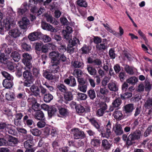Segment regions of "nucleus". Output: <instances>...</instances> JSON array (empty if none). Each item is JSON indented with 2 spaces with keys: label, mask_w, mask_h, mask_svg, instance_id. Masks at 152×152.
I'll list each match as a JSON object with an SVG mask.
<instances>
[{
  "label": "nucleus",
  "mask_w": 152,
  "mask_h": 152,
  "mask_svg": "<svg viewBox=\"0 0 152 152\" xmlns=\"http://www.w3.org/2000/svg\"><path fill=\"white\" fill-rule=\"evenodd\" d=\"M141 136V132L139 130H136L131 133L127 138L126 142V144L129 146L132 145L134 143V141L140 139Z\"/></svg>",
  "instance_id": "obj_1"
},
{
  "label": "nucleus",
  "mask_w": 152,
  "mask_h": 152,
  "mask_svg": "<svg viewBox=\"0 0 152 152\" xmlns=\"http://www.w3.org/2000/svg\"><path fill=\"white\" fill-rule=\"evenodd\" d=\"M79 43V40L76 37H74L73 39L69 40L67 48V51L71 53H73L74 50V48H73V47Z\"/></svg>",
  "instance_id": "obj_2"
},
{
  "label": "nucleus",
  "mask_w": 152,
  "mask_h": 152,
  "mask_svg": "<svg viewBox=\"0 0 152 152\" xmlns=\"http://www.w3.org/2000/svg\"><path fill=\"white\" fill-rule=\"evenodd\" d=\"M3 23L6 29L7 30L12 28L15 24V21L13 20L12 18H11L10 17V18H6L4 19Z\"/></svg>",
  "instance_id": "obj_3"
},
{
  "label": "nucleus",
  "mask_w": 152,
  "mask_h": 152,
  "mask_svg": "<svg viewBox=\"0 0 152 152\" xmlns=\"http://www.w3.org/2000/svg\"><path fill=\"white\" fill-rule=\"evenodd\" d=\"M111 124L110 121H108L105 126L106 133H103L100 130H99V131L101 132V137H103L108 138L111 134Z\"/></svg>",
  "instance_id": "obj_4"
},
{
  "label": "nucleus",
  "mask_w": 152,
  "mask_h": 152,
  "mask_svg": "<svg viewBox=\"0 0 152 152\" xmlns=\"http://www.w3.org/2000/svg\"><path fill=\"white\" fill-rule=\"evenodd\" d=\"M72 31V28L69 26H67L66 27V29L63 30L62 32L64 38L67 40L72 39V36L71 34Z\"/></svg>",
  "instance_id": "obj_5"
},
{
  "label": "nucleus",
  "mask_w": 152,
  "mask_h": 152,
  "mask_svg": "<svg viewBox=\"0 0 152 152\" xmlns=\"http://www.w3.org/2000/svg\"><path fill=\"white\" fill-rule=\"evenodd\" d=\"M28 7L26 2L24 3L21 6L20 8H18L17 13L19 16L24 15L28 11Z\"/></svg>",
  "instance_id": "obj_6"
},
{
  "label": "nucleus",
  "mask_w": 152,
  "mask_h": 152,
  "mask_svg": "<svg viewBox=\"0 0 152 152\" xmlns=\"http://www.w3.org/2000/svg\"><path fill=\"white\" fill-rule=\"evenodd\" d=\"M42 35L41 33L37 31L30 34L28 35V38L31 41H34L40 39Z\"/></svg>",
  "instance_id": "obj_7"
},
{
  "label": "nucleus",
  "mask_w": 152,
  "mask_h": 152,
  "mask_svg": "<svg viewBox=\"0 0 152 152\" xmlns=\"http://www.w3.org/2000/svg\"><path fill=\"white\" fill-rule=\"evenodd\" d=\"M49 56L53 61L54 63L59 64L60 54L57 51H54L50 52Z\"/></svg>",
  "instance_id": "obj_8"
},
{
  "label": "nucleus",
  "mask_w": 152,
  "mask_h": 152,
  "mask_svg": "<svg viewBox=\"0 0 152 152\" xmlns=\"http://www.w3.org/2000/svg\"><path fill=\"white\" fill-rule=\"evenodd\" d=\"M73 137L75 139H83L85 137L84 132L78 129H75L73 130Z\"/></svg>",
  "instance_id": "obj_9"
},
{
  "label": "nucleus",
  "mask_w": 152,
  "mask_h": 152,
  "mask_svg": "<svg viewBox=\"0 0 152 152\" xmlns=\"http://www.w3.org/2000/svg\"><path fill=\"white\" fill-rule=\"evenodd\" d=\"M114 131L117 135H120L123 134L124 132L121 125L118 123H116L113 126Z\"/></svg>",
  "instance_id": "obj_10"
},
{
  "label": "nucleus",
  "mask_w": 152,
  "mask_h": 152,
  "mask_svg": "<svg viewBox=\"0 0 152 152\" xmlns=\"http://www.w3.org/2000/svg\"><path fill=\"white\" fill-rule=\"evenodd\" d=\"M20 27L23 29H26L27 26L29 24V20L26 17H23L21 20L18 22Z\"/></svg>",
  "instance_id": "obj_11"
},
{
  "label": "nucleus",
  "mask_w": 152,
  "mask_h": 152,
  "mask_svg": "<svg viewBox=\"0 0 152 152\" xmlns=\"http://www.w3.org/2000/svg\"><path fill=\"white\" fill-rule=\"evenodd\" d=\"M21 32L18 28H15L9 31V34L11 37L16 38L20 36Z\"/></svg>",
  "instance_id": "obj_12"
},
{
  "label": "nucleus",
  "mask_w": 152,
  "mask_h": 152,
  "mask_svg": "<svg viewBox=\"0 0 152 152\" xmlns=\"http://www.w3.org/2000/svg\"><path fill=\"white\" fill-rule=\"evenodd\" d=\"M64 82L66 84L71 87H74L76 86V83L75 78L73 77H70L64 80Z\"/></svg>",
  "instance_id": "obj_13"
},
{
  "label": "nucleus",
  "mask_w": 152,
  "mask_h": 152,
  "mask_svg": "<svg viewBox=\"0 0 152 152\" xmlns=\"http://www.w3.org/2000/svg\"><path fill=\"white\" fill-rule=\"evenodd\" d=\"M101 146L103 149L109 150L112 146V144L107 140L104 139L102 141Z\"/></svg>",
  "instance_id": "obj_14"
},
{
  "label": "nucleus",
  "mask_w": 152,
  "mask_h": 152,
  "mask_svg": "<svg viewBox=\"0 0 152 152\" xmlns=\"http://www.w3.org/2000/svg\"><path fill=\"white\" fill-rule=\"evenodd\" d=\"M71 66L74 68L82 69L84 66V64L82 61L75 60L72 62Z\"/></svg>",
  "instance_id": "obj_15"
},
{
  "label": "nucleus",
  "mask_w": 152,
  "mask_h": 152,
  "mask_svg": "<svg viewBox=\"0 0 152 152\" xmlns=\"http://www.w3.org/2000/svg\"><path fill=\"white\" fill-rule=\"evenodd\" d=\"M107 107V104H104L101 108L97 110L96 112V115L98 117L103 116Z\"/></svg>",
  "instance_id": "obj_16"
},
{
  "label": "nucleus",
  "mask_w": 152,
  "mask_h": 152,
  "mask_svg": "<svg viewBox=\"0 0 152 152\" xmlns=\"http://www.w3.org/2000/svg\"><path fill=\"white\" fill-rule=\"evenodd\" d=\"M42 28L44 30H47L52 32H54L55 29L50 24L45 22H42L41 24Z\"/></svg>",
  "instance_id": "obj_17"
},
{
  "label": "nucleus",
  "mask_w": 152,
  "mask_h": 152,
  "mask_svg": "<svg viewBox=\"0 0 152 152\" xmlns=\"http://www.w3.org/2000/svg\"><path fill=\"white\" fill-rule=\"evenodd\" d=\"M113 115L116 120H120L123 118V114L121 111L116 110L113 113Z\"/></svg>",
  "instance_id": "obj_18"
},
{
  "label": "nucleus",
  "mask_w": 152,
  "mask_h": 152,
  "mask_svg": "<svg viewBox=\"0 0 152 152\" xmlns=\"http://www.w3.org/2000/svg\"><path fill=\"white\" fill-rule=\"evenodd\" d=\"M134 109V105L132 104H128L124 106V111L127 114H130Z\"/></svg>",
  "instance_id": "obj_19"
},
{
  "label": "nucleus",
  "mask_w": 152,
  "mask_h": 152,
  "mask_svg": "<svg viewBox=\"0 0 152 152\" xmlns=\"http://www.w3.org/2000/svg\"><path fill=\"white\" fill-rule=\"evenodd\" d=\"M107 87L110 91H115L118 90V87L115 82H111L109 83L108 84Z\"/></svg>",
  "instance_id": "obj_20"
},
{
  "label": "nucleus",
  "mask_w": 152,
  "mask_h": 152,
  "mask_svg": "<svg viewBox=\"0 0 152 152\" xmlns=\"http://www.w3.org/2000/svg\"><path fill=\"white\" fill-rule=\"evenodd\" d=\"M10 57L15 62L18 61L20 58L19 53L16 51L12 52L11 54Z\"/></svg>",
  "instance_id": "obj_21"
},
{
  "label": "nucleus",
  "mask_w": 152,
  "mask_h": 152,
  "mask_svg": "<svg viewBox=\"0 0 152 152\" xmlns=\"http://www.w3.org/2000/svg\"><path fill=\"white\" fill-rule=\"evenodd\" d=\"M12 80L4 79L3 80L2 84L3 86L7 88H10L12 86Z\"/></svg>",
  "instance_id": "obj_22"
},
{
  "label": "nucleus",
  "mask_w": 152,
  "mask_h": 152,
  "mask_svg": "<svg viewBox=\"0 0 152 152\" xmlns=\"http://www.w3.org/2000/svg\"><path fill=\"white\" fill-rule=\"evenodd\" d=\"M27 39L26 38H24L21 41V44L22 47L24 50L26 51L30 50L31 49L30 45L26 44V41Z\"/></svg>",
  "instance_id": "obj_23"
},
{
  "label": "nucleus",
  "mask_w": 152,
  "mask_h": 152,
  "mask_svg": "<svg viewBox=\"0 0 152 152\" xmlns=\"http://www.w3.org/2000/svg\"><path fill=\"white\" fill-rule=\"evenodd\" d=\"M18 140L16 138L10 136L9 137L7 143L9 145L13 146L18 143Z\"/></svg>",
  "instance_id": "obj_24"
},
{
  "label": "nucleus",
  "mask_w": 152,
  "mask_h": 152,
  "mask_svg": "<svg viewBox=\"0 0 152 152\" xmlns=\"http://www.w3.org/2000/svg\"><path fill=\"white\" fill-rule=\"evenodd\" d=\"M23 76L25 79L33 80V77L30 71L26 70L23 73Z\"/></svg>",
  "instance_id": "obj_25"
},
{
  "label": "nucleus",
  "mask_w": 152,
  "mask_h": 152,
  "mask_svg": "<svg viewBox=\"0 0 152 152\" xmlns=\"http://www.w3.org/2000/svg\"><path fill=\"white\" fill-rule=\"evenodd\" d=\"M30 90L35 96H38L39 95V89L37 86L34 85L30 88Z\"/></svg>",
  "instance_id": "obj_26"
},
{
  "label": "nucleus",
  "mask_w": 152,
  "mask_h": 152,
  "mask_svg": "<svg viewBox=\"0 0 152 152\" xmlns=\"http://www.w3.org/2000/svg\"><path fill=\"white\" fill-rule=\"evenodd\" d=\"M2 50L4 51L7 54H9L10 53L12 49V48L9 47L6 44H3L2 45L1 48Z\"/></svg>",
  "instance_id": "obj_27"
},
{
  "label": "nucleus",
  "mask_w": 152,
  "mask_h": 152,
  "mask_svg": "<svg viewBox=\"0 0 152 152\" xmlns=\"http://www.w3.org/2000/svg\"><path fill=\"white\" fill-rule=\"evenodd\" d=\"M43 75L44 77L48 80H52L54 77V76L50 72L47 70L44 71Z\"/></svg>",
  "instance_id": "obj_28"
},
{
  "label": "nucleus",
  "mask_w": 152,
  "mask_h": 152,
  "mask_svg": "<svg viewBox=\"0 0 152 152\" xmlns=\"http://www.w3.org/2000/svg\"><path fill=\"white\" fill-rule=\"evenodd\" d=\"M48 131V134H50L52 136H54L56 134L57 132V129L54 127H51L49 129H47L46 131Z\"/></svg>",
  "instance_id": "obj_29"
},
{
  "label": "nucleus",
  "mask_w": 152,
  "mask_h": 152,
  "mask_svg": "<svg viewBox=\"0 0 152 152\" xmlns=\"http://www.w3.org/2000/svg\"><path fill=\"white\" fill-rule=\"evenodd\" d=\"M35 118L39 120H44L45 119L44 114L43 112L41 111L37 112L35 114Z\"/></svg>",
  "instance_id": "obj_30"
},
{
  "label": "nucleus",
  "mask_w": 152,
  "mask_h": 152,
  "mask_svg": "<svg viewBox=\"0 0 152 152\" xmlns=\"http://www.w3.org/2000/svg\"><path fill=\"white\" fill-rule=\"evenodd\" d=\"M64 97L66 101H69L73 99V96L70 91H66L64 93Z\"/></svg>",
  "instance_id": "obj_31"
},
{
  "label": "nucleus",
  "mask_w": 152,
  "mask_h": 152,
  "mask_svg": "<svg viewBox=\"0 0 152 152\" xmlns=\"http://www.w3.org/2000/svg\"><path fill=\"white\" fill-rule=\"evenodd\" d=\"M56 64H53L50 66V69L52 72L53 73H56L60 71V67L58 65V64L56 63Z\"/></svg>",
  "instance_id": "obj_32"
},
{
  "label": "nucleus",
  "mask_w": 152,
  "mask_h": 152,
  "mask_svg": "<svg viewBox=\"0 0 152 152\" xmlns=\"http://www.w3.org/2000/svg\"><path fill=\"white\" fill-rule=\"evenodd\" d=\"M6 131L9 134H15V130L14 126L10 124L8 126Z\"/></svg>",
  "instance_id": "obj_33"
},
{
  "label": "nucleus",
  "mask_w": 152,
  "mask_h": 152,
  "mask_svg": "<svg viewBox=\"0 0 152 152\" xmlns=\"http://www.w3.org/2000/svg\"><path fill=\"white\" fill-rule=\"evenodd\" d=\"M22 57L23 58L22 59V62L30 61L32 58L31 55L26 53L23 54Z\"/></svg>",
  "instance_id": "obj_34"
},
{
  "label": "nucleus",
  "mask_w": 152,
  "mask_h": 152,
  "mask_svg": "<svg viewBox=\"0 0 152 152\" xmlns=\"http://www.w3.org/2000/svg\"><path fill=\"white\" fill-rule=\"evenodd\" d=\"M8 61L7 56H5L3 53H0V62L5 64H7Z\"/></svg>",
  "instance_id": "obj_35"
},
{
  "label": "nucleus",
  "mask_w": 152,
  "mask_h": 152,
  "mask_svg": "<svg viewBox=\"0 0 152 152\" xmlns=\"http://www.w3.org/2000/svg\"><path fill=\"white\" fill-rule=\"evenodd\" d=\"M28 115H25L23 118V120L24 123L29 126H31L33 123V121L31 119H28Z\"/></svg>",
  "instance_id": "obj_36"
},
{
  "label": "nucleus",
  "mask_w": 152,
  "mask_h": 152,
  "mask_svg": "<svg viewBox=\"0 0 152 152\" xmlns=\"http://www.w3.org/2000/svg\"><path fill=\"white\" fill-rule=\"evenodd\" d=\"M138 81V79L135 77H132L126 80L127 83L132 85H135Z\"/></svg>",
  "instance_id": "obj_37"
},
{
  "label": "nucleus",
  "mask_w": 152,
  "mask_h": 152,
  "mask_svg": "<svg viewBox=\"0 0 152 152\" xmlns=\"http://www.w3.org/2000/svg\"><path fill=\"white\" fill-rule=\"evenodd\" d=\"M51 46H53L52 44L50 43H48L42 46L41 48V50L42 52L44 53H47L48 52L49 48Z\"/></svg>",
  "instance_id": "obj_38"
},
{
  "label": "nucleus",
  "mask_w": 152,
  "mask_h": 152,
  "mask_svg": "<svg viewBox=\"0 0 152 152\" xmlns=\"http://www.w3.org/2000/svg\"><path fill=\"white\" fill-rule=\"evenodd\" d=\"M59 112L60 117H63L66 116L68 114V111L65 108L61 107L59 108Z\"/></svg>",
  "instance_id": "obj_39"
},
{
  "label": "nucleus",
  "mask_w": 152,
  "mask_h": 152,
  "mask_svg": "<svg viewBox=\"0 0 152 152\" xmlns=\"http://www.w3.org/2000/svg\"><path fill=\"white\" fill-rule=\"evenodd\" d=\"M144 106L147 109H149L152 107V97L147 99L146 101Z\"/></svg>",
  "instance_id": "obj_40"
},
{
  "label": "nucleus",
  "mask_w": 152,
  "mask_h": 152,
  "mask_svg": "<svg viewBox=\"0 0 152 152\" xmlns=\"http://www.w3.org/2000/svg\"><path fill=\"white\" fill-rule=\"evenodd\" d=\"M57 111V109L54 106H52L49 108L48 110V113L49 116L51 117Z\"/></svg>",
  "instance_id": "obj_41"
},
{
  "label": "nucleus",
  "mask_w": 152,
  "mask_h": 152,
  "mask_svg": "<svg viewBox=\"0 0 152 152\" xmlns=\"http://www.w3.org/2000/svg\"><path fill=\"white\" fill-rule=\"evenodd\" d=\"M89 121L91 124L97 129L99 130L100 126L98 122L94 118H92L89 119Z\"/></svg>",
  "instance_id": "obj_42"
},
{
  "label": "nucleus",
  "mask_w": 152,
  "mask_h": 152,
  "mask_svg": "<svg viewBox=\"0 0 152 152\" xmlns=\"http://www.w3.org/2000/svg\"><path fill=\"white\" fill-rule=\"evenodd\" d=\"M46 20L48 22H49L54 25H57L58 24V22L54 18L51 16H48L47 17Z\"/></svg>",
  "instance_id": "obj_43"
},
{
  "label": "nucleus",
  "mask_w": 152,
  "mask_h": 152,
  "mask_svg": "<svg viewBox=\"0 0 152 152\" xmlns=\"http://www.w3.org/2000/svg\"><path fill=\"white\" fill-rule=\"evenodd\" d=\"M53 98V96L50 94H46L44 96V100L46 102H50Z\"/></svg>",
  "instance_id": "obj_44"
},
{
  "label": "nucleus",
  "mask_w": 152,
  "mask_h": 152,
  "mask_svg": "<svg viewBox=\"0 0 152 152\" xmlns=\"http://www.w3.org/2000/svg\"><path fill=\"white\" fill-rule=\"evenodd\" d=\"M76 112L80 114L83 113L85 111L84 107L80 105H78L76 107Z\"/></svg>",
  "instance_id": "obj_45"
},
{
  "label": "nucleus",
  "mask_w": 152,
  "mask_h": 152,
  "mask_svg": "<svg viewBox=\"0 0 152 152\" xmlns=\"http://www.w3.org/2000/svg\"><path fill=\"white\" fill-rule=\"evenodd\" d=\"M88 94L90 98L93 99L96 97V94L94 89H90L88 91Z\"/></svg>",
  "instance_id": "obj_46"
},
{
  "label": "nucleus",
  "mask_w": 152,
  "mask_h": 152,
  "mask_svg": "<svg viewBox=\"0 0 152 152\" xmlns=\"http://www.w3.org/2000/svg\"><path fill=\"white\" fill-rule=\"evenodd\" d=\"M87 69L89 73L91 75H95L96 73V70L91 66H88Z\"/></svg>",
  "instance_id": "obj_47"
},
{
  "label": "nucleus",
  "mask_w": 152,
  "mask_h": 152,
  "mask_svg": "<svg viewBox=\"0 0 152 152\" xmlns=\"http://www.w3.org/2000/svg\"><path fill=\"white\" fill-rule=\"evenodd\" d=\"M121 103V100L120 98H118L114 100L112 103L113 106L114 107H118Z\"/></svg>",
  "instance_id": "obj_48"
},
{
  "label": "nucleus",
  "mask_w": 152,
  "mask_h": 152,
  "mask_svg": "<svg viewBox=\"0 0 152 152\" xmlns=\"http://www.w3.org/2000/svg\"><path fill=\"white\" fill-rule=\"evenodd\" d=\"M96 48L99 50L104 51L107 48V47L106 45H105L104 43H103L100 44H97L96 46Z\"/></svg>",
  "instance_id": "obj_49"
},
{
  "label": "nucleus",
  "mask_w": 152,
  "mask_h": 152,
  "mask_svg": "<svg viewBox=\"0 0 152 152\" xmlns=\"http://www.w3.org/2000/svg\"><path fill=\"white\" fill-rule=\"evenodd\" d=\"M25 66V69L26 70L30 71L31 69L33 68L31 64L29 61L22 62Z\"/></svg>",
  "instance_id": "obj_50"
},
{
  "label": "nucleus",
  "mask_w": 152,
  "mask_h": 152,
  "mask_svg": "<svg viewBox=\"0 0 152 152\" xmlns=\"http://www.w3.org/2000/svg\"><path fill=\"white\" fill-rule=\"evenodd\" d=\"M43 1V0H29V6L31 7H34L38 3H40Z\"/></svg>",
  "instance_id": "obj_51"
},
{
  "label": "nucleus",
  "mask_w": 152,
  "mask_h": 152,
  "mask_svg": "<svg viewBox=\"0 0 152 152\" xmlns=\"http://www.w3.org/2000/svg\"><path fill=\"white\" fill-rule=\"evenodd\" d=\"M152 132V125H150L148 127L144 133V136L147 137Z\"/></svg>",
  "instance_id": "obj_52"
},
{
  "label": "nucleus",
  "mask_w": 152,
  "mask_h": 152,
  "mask_svg": "<svg viewBox=\"0 0 152 152\" xmlns=\"http://www.w3.org/2000/svg\"><path fill=\"white\" fill-rule=\"evenodd\" d=\"M132 96V94L131 92H126L121 95V96L123 99H128Z\"/></svg>",
  "instance_id": "obj_53"
},
{
  "label": "nucleus",
  "mask_w": 152,
  "mask_h": 152,
  "mask_svg": "<svg viewBox=\"0 0 152 152\" xmlns=\"http://www.w3.org/2000/svg\"><path fill=\"white\" fill-rule=\"evenodd\" d=\"M2 75L6 78L5 79L13 80V77L7 72L4 71L1 72Z\"/></svg>",
  "instance_id": "obj_54"
},
{
  "label": "nucleus",
  "mask_w": 152,
  "mask_h": 152,
  "mask_svg": "<svg viewBox=\"0 0 152 152\" xmlns=\"http://www.w3.org/2000/svg\"><path fill=\"white\" fill-rule=\"evenodd\" d=\"M57 88L61 92L64 93L67 91V90L66 87L64 85L59 84L57 86Z\"/></svg>",
  "instance_id": "obj_55"
},
{
  "label": "nucleus",
  "mask_w": 152,
  "mask_h": 152,
  "mask_svg": "<svg viewBox=\"0 0 152 152\" xmlns=\"http://www.w3.org/2000/svg\"><path fill=\"white\" fill-rule=\"evenodd\" d=\"M30 132L34 136H38L41 133V132L37 129H33L30 130Z\"/></svg>",
  "instance_id": "obj_56"
},
{
  "label": "nucleus",
  "mask_w": 152,
  "mask_h": 152,
  "mask_svg": "<svg viewBox=\"0 0 152 152\" xmlns=\"http://www.w3.org/2000/svg\"><path fill=\"white\" fill-rule=\"evenodd\" d=\"M108 90L106 88H100L99 94H101L102 95L105 96L108 93Z\"/></svg>",
  "instance_id": "obj_57"
},
{
  "label": "nucleus",
  "mask_w": 152,
  "mask_h": 152,
  "mask_svg": "<svg viewBox=\"0 0 152 152\" xmlns=\"http://www.w3.org/2000/svg\"><path fill=\"white\" fill-rule=\"evenodd\" d=\"M5 97L7 100L11 101L14 99V95L12 93L8 92L6 94Z\"/></svg>",
  "instance_id": "obj_58"
},
{
  "label": "nucleus",
  "mask_w": 152,
  "mask_h": 152,
  "mask_svg": "<svg viewBox=\"0 0 152 152\" xmlns=\"http://www.w3.org/2000/svg\"><path fill=\"white\" fill-rule=\"evenodd\" d=\"M32 140H27L24 142V145L25 148L28 149L29 148H31L32 145H31L32 143Z\"/></svg>",
  "instance_id": "obj_59"
},
{
  "label": "nucleus",
  "mask_w": 152,
  "mask_h": 152,
  "mask_svg": "<svg viewBox=\"0 0 152 152\" xmlns=\"http://www.w3.org/2000/svg\"><path fill=\"white\" fill-rule=\"evenodd\" d=\"M125 70L126 72L130 75H133L134 74V72L132 68L129 66L126 65L125 67Z\"/></svg>",
  "instance_id": "obj_60"
},
{
  "label": "nucleus",
  "mask_w": 152,
  "mask_h": 152,
  "mask_svg": "<svg viewBox=\"0 0 152 152\" xmlns=\"http://www.w3.org/2000/svg\"><path fill=\"white\" fill-rule=\"evenodd\" d=\"M77 3L80 6L84 7H86L87 5V3L84 0H78Z\"/></svg>",
  "instance_id": "obj_61"
},
{
  "label": "nucleus",
  "mask_w": 152,
  "mask_h": 152,
  "mask_svg": "<svg viewBox=\"0 0 152 152\" xmlns=\"http://www.w3.org/2000/svg\"><path fill=\"white\" fill-rule=\"evenodd\" d=\"M145 89L146 91H149L151 89L152 84L148 81H145Z\"/></svg>",
  "instance_id": "obj_62"
},
{
  "label": "nucleus",
  "mask_w": 152,
  "mask_h": 152,
  "mask_svg": "<svg viewBox=\"0 0 152 152\" xmlns=\"http://www.w3.org/2000/svg\"><path fill=\"white\" fill-rule=\"evenodd\" d=\"M43 41L45 42H50L51 39L48 36L43 35L42 34L41 37Z\"/></svg>",
  "instance_id": "obj_63"
},
{
  "label": "nucleus",
  "mask_w": 152,
  "mask_h": 152,
  "mask_svg": "<svg viewBox=\"0 0 152 152\" xmlns=\"http://www.w3.org/2000/svg\"><path fill=\"white\" fill-rule=\"evenodd\" d=\"M91 143L93 146H98L100 144V140L98 139H92L91 140Z\"/></svg>",
  "instance_id": "obj_64"
}]
</instances>
